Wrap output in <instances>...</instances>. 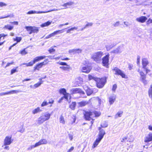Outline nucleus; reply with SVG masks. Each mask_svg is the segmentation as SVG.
<instances>
[{
    "instance_id": "obj_1",
    "label": "nucleus",
    "mask_w": 152,
    "mask_h": 152,
    "mask_svg": "<svg viewBox=\"0 0 152 152\" xmlns=\"http://www.w3.org/2000/svg\"><path fill=\"white\" fill-rule=\"evenodd\" d=\"M103 55V53L101 51L96 52L92 54L91 58L97 63H99Z\"/></svg>"
},
{
    "instance_id": "obj_2",
    "label": "nucleus",
    "mask_w": 152,
    "mask_h": 152,
    "mask_svg": "<svg viewBox=\"0 0 152 152\" xmlns=\"http://www.w3.org/2000/svg\"><path fill=\"white\" fill-rule=\"evenodd\" d=\"M50 114L48 113H45L44 115L40 116L38 119V124H40L45 121L48 120L50 118Z\"/></svg>"
},
{
    "instance_id": "obj_3",
    "label": "nucleus",
    "mask_w": 152,
    "mask_h": 152,
    "mask_svg": "<svg viewBox=\"0 0 152 152\" xmlns=\"http://www.w3.org/2000/svg\"><path fill=\"white\" fill-rule=\"evenodd\" d=\"M96 85L97 87L99 88H102L106 82V78L105 77L101 79L97 78L96 80Z\"/></svg>"
},
{
    "instance_id": "obj_4",
    "label": "nucleus",
    "mask_w": 152,
    "mask_h": 152,
    "mask_svg": "<svg viewBox=\"0 0 152 152\" xmlns=\"http://www.w3.org/2000/svg\"><path fill=\"white\" fill-rule=\"evenodd\" d=\"M109 56V54L108 53L102 59V65L106 67L108 66Z\"/></svg>"
},
{
    "instance_id": "obj_5",
    "label": "nucleus",
    "mask_w": 152,
    "mask_h": 152,
    "mask_svg": "<svg viewBox=\"0 0 152 152\" xmlns=\"http://www.w3.org/2000/svg\"><path fill=\"white\" fill-rule=\"evenodd\" d=\"M84 116L86 120L88 121L93 119V118L94 117L92 112L90 111L86 112L84 114Z\"/></svg>"
},
{
    "instance_id": "obj_6",
    "label": "nucleus",
    "mask_w": 152,
    "mask_h": 152,
    "mask_svg": "<svg viewBox=\"0 0 152 152\" xmlns=\"http://www.w3.org/2000/svg\"><path fill=\"white\" fill-rule=\"evenodd\" d=\"M70 92L72 94L79 93L82 95L85 94L84 92L80 88H72L70 90Z\"/></svg>"
},
{
    "instance_id": "obj_7",
    "label": "nucleus",
    "mask_w": 152,
    "mask_h": 152,
    "mask_svg": "<svg viewBox=\"0 0 152 152\" xmlns=\"http://www.w3.org/2000/svg\"><path fill=\"white\" fill-rule=\"evenodd\" d=\"M115 74L121 75L123 78H125V75L121 70L117 67H115L113 69Z\"/></svg>"
},
{
    "instance_id": "obj_8",
    "label": "nucleus",
    "mask_w": 152,
    "mask_h": 152,
    "mask_svg": "<svg viewBox=\"0 0 152 152\" xmlns=\"http://www.w3.org/2000/svg\"><path fill=\"white\" fill-rule=\"evenodd\" d=\"M12 137L10 136H6L4 141V145L2 146L3 147L4 145H10L12 142L11 139Z\"/></svg>"
},
{
    "instance_id": "obj_9",
    "label": "nucleus",
    "mask_w": 152,
    "mask_h": 152,
    "mask_svg": "<svg viewBox=\"0 0 152 152\" xmlns=\"http://www.w3.org/2000/svg\"><path fill=\"white\" fill-rule=\"evenodd\" d=\"M48 59H46L44 60V61L37 64L34 67V69L39 70V69L41 68L43 65H45L48 63Z\"/></svg>"
},
{
    "instance_id": "obj_10",
    "label": "nucleus",
    "mask_w": 152,
    "mask_h": 152,
    "mask_svg": "<svg viewBox=\"0 0 152 152\" xmlns=\"http://www.w3.org/2000/svg\"><path fill=\"white\" fill-rule=\"evenodd\" d=\"M138 72H139L141 76V79L143 83L145 85L147 83V82L145 80L146 76L144 73L140 71L139 69H138Z\"/></svg>"
},
{
    "instance_id": "obj_11",
    "label": "nucleus",
    "mask_w": 152,
    "mask_h": 152,
    "mask_svg": "<svg viewBox=\"0 0 152 152\" xmlns=\"http://www.w3.org/2000/svg\"><path fill=\"white\" fill-rule=\"evenodd\" d=\"M21 91L18 90H12L6 92H1L0 93V96L5 95L13 93H17L19 92H21Z\"/></svg>"
},
{
    "instance_id": "obj_12",
    "label": "nucleus",
    "mask_w": 152,
    "mask_h": 152,
    "mask_svg": "<svg viewBox=\"0 0 152 152\" xmlns=\"http://www.w3.org/2000/svg\"><path fill=\"white\" fill-rule=\"evenodd\" d=\"M99 132L98 138L102 140L105 134V133L103 129H102L101 127H99Z\"/></svg>"
},
{
    "instance_id": "obj_13",
    "label": "nucleus",
    "mask_w": 152,
    "mask_h": 152,
    "mask_svg": "<svg viewBox=\"0 0 152 152\" xmlns=\"http://www.w3.org/2000/svg\"><path fill=\"white\" fill-rule=\"evenodd\" d=\"M147 19V18L145 16H142L140 17L137 18L136 20L138 22L143 23L146 21Z\"/></svg>"
},
{
    "instance_id": "obj_14",
    "label": "nucleus",
    "mask_w": 152,
    "mask_h": 152,
    "mask_svg": "<svg viewBox=\"0 0 152 152\" xmlns=\"http://www.w3.org/2000/svg\"><path fill=\"white\" fill-rule=\"evenodd\" d=\"M64 29H62L61 30H58L55 31L53 33L50 34H49L50 35V37H51L54 36L55 35H57V34H61V33H63V32H64Z\"/></svg>"
},
{
    "instance_id": "obj_15",
    "label": "nucleus",
    "mask_w": 152,
    "mask_h": 152,
    "mask_svg": "<svg viewBox=\"0 0 152 152\" xmlns=\"http://www.w3.org/2000/svg\"><path fill=\"white\" fill-rule=\"evenodd\" d=\"M144 142H147L152 141V133H150L147 135L144 139Z\"/></svg>"
},
{
    "instance_id": "obj_16",
    "label": "nucleus",
    "mask_w": 152,
    "mask_h": 152,
    "mask_svg": "<svg viewBox=\"0 0 152 152\" xmlns=\"http://www.w3.org/2000/svg\"><path fill=\"white\" fill-rule=\"evenodd\" d=\"M47 141L45 139H42L39 140V141L36 143L37 146H40L43 144H46L47 143Z\"/></svg>"
},
{
    "instance_id": "obj_17",
    "label": "nucleus",
    "mask_w": 152,
    "mask_h": 152,
    "mask_svg": "<svg viewBox=\"0 0 152 152\" xmlns=\"http://www.w3.org/2000/svg\"><path fill=\"white\" fill-rule=\"evenodd\" d=\"M116 96L113 94L110 96L109 98V102L110 104L111 105L113 104L116 99Z\"/></svg>"
},
{
    "instance_id": "obj_18",
    "label": "nucleus",
    "mask_w": 152,
    "mask_h": 152,
    "mask_svg": "<svg viewBox=\"0 0 152 152\" xmlns=\"http://www.w3.org/2000/svg\"><path fill=\"white\" fill-rule=\"evenodd\" d=\"M91 69V68L90 66H84L83 67L82 69V71L83 72L88 73Z\"/></svg>"
},
{
    "instance_id": "obj_19",
    "label": "nucleus",
    "mask_w": 152,
    "mask_h": 152,
    "mask_svg": "<svg viewBox=\"0 0 152 152\" xmlns=\"http://www.w3.org/2000/svg\"><path fill=\"white\" fill-rule=\"evenodd\" d=\"M142 64L143 65V68L145 69L146 66L148 64V62L147 59L146 58H143L142 59Z\"/></svg>"
},
{
    "instance_id": "obj_20",
    "label": "nucleus",
    "mask_w": 152,
    "mask_h": 152,
    "mask_svg": "<svg viewBox=\"0 0 152 152\" xmlns=\"http://www.w3.org/2000/svg\"><path fill=\"white\" fill-rule=\"evenodd\" d=\"M121 47H118L117 48L114 50L111 51V53H114L117 54L120 53L122 52V50Z\"/></svg>"
},
{
    "instance_id": "obj_21",
    "label": "nucleus",
    "mask_w": 152,
    "mask_h": 152,
    "mask_svg": "<svg viewBox=\"0 0 152 152\" xmlns=\"http://www.w3.org/2000/svg\"><path fill=\"white\" fill-rule=\"evenodd\" d=\"M42 13H45V12H44V11H33V10H31L28 11L27 14H40Z\"/></svg>"
},
{
    "instance_id": "obj_22",
    "label": "nucleus",
    "mask_w": 152,
    "mask_h": 152,
    "mask_svg": "<svg viewBox=\"0 0 152 152\" xmlns=\"http://www.w3.org/2000/svg\"><path fill=\"white\" fill-rule=\"evenodd\" d=\"M86 23H87L86 25L83 27L81 28L79 30L80 31H83L86 28L88 27H89L91 26L93 24V23L91 22H87Z\"/></svg>"
},
{
    "instance_id": "obj_23",
    "label": "nucleus",
    "mask_w": 152,
    "mask_h": 152,
    "mask_svg": "<svg viewBox=\"0 0 152 152\" xmlns=\"http://www.w3.org/2000/svg\"><path fill=\"white\" fill-rule=\"evenodd\" d=\"M115 45L114 43L108 44L106 45V47L107 51L110 50L111 49L113 48Z\"/></svg>"
},
{
    "instance_id": "obj_24",
    "label": "nucleus",
    "mask_w": 152,
    "mask_h": 152,
    "mask_svg": "<svg viewBox=\"0 0 152 152\" xmlns=\"http://www.w3.org/2000/svg\"><path fill=\"white\" fill-rule=\"evenodd\" d=\"M102 140L99 139V138L96 139L95 141L94 142L93 144V145L92 146V148H94L96 147V146L98 145L99 142H100Z\"/></svg>"
},
{
    "instance_id": "obj_25",
    "label": "nucleus",
    "mask_w": 152,
    "mask_h": 152,
    "mask_svg": "<svg viewBox=\"0 0 152 152\" xmlns=\"http://www.w3.org/2000/svg\"><path fill=\"white\" fill-rule=\"evenodd\" d=\"M74 4V2L72 1H69L64 4L62 6L64 7L65 8H66L67 6H70Z\"/></svg>"
},
{
    "instance_id": "obj_26",
    "label": "nucleus",
    "mask_w": 152,
    "mask_h": 152,
    "mask_svg": "<svg viewBox=\"0 0 152 152\" xmlns=\"http://www.w3.org/2000/svg\"><path fill=\"white\" fill-rule=\"evenodd\" d=\"M42 111V110L40 109L39 107H37L36 108L33 110L32 111V113L33 114H35Z\"/></svg>"
},
{
    "instance_id": "obj_27",
    "label": "nucleus",
    "mask_w": 152,
    "mask_h": 152,
    "mask_svg": "<svg viewBox=\"0 0 152 152\" xmlns=\"http://www.w3.org/2000/svg\"><path fill=\"white\" fill-rule=\"evenodd\" d=\"M123 113V111H118L115 115V118H117L118 117H121Z\"/></svg>"
},
{
    "instance_id": "obj_28",
    "label": "nucleus",
    "mask_w": 152,
    "mask_h": 152,
    "mask_svg": "<svg viewBox=\"0 0 152 152\" xmlns=\"http://www.w3.org/2000/svg\"><path fill=\"white\" fill-rule=\"evenodd\" d=\"M4 28L10 31L13 28V26H11L9 24H7L5 25Z\"/></svg>"
},
{
    "instance_id": "obj_29",
    "label": "nucleus",
    "mask_w": 152,
    "mask_h": 152,
    "mask_svg": "<svg viewBox=\"0 0 152 152\" xmlns=\"http://www.w3.org/2000/svg\"><path fill=\"white\" fill-rule=\"evenodd\" d=\"M51 22L52 21H48L46 22L42 23L41 25V26L42 27L48 26L51 24Z\"/></svg>"
},
{
    "instance_id": "obj_30",
    "label": "nucleus",
    "mask_w": 152,
    "mask_h": 152,
    "mask_svg": "<svg viewBox=\"0 0 152 152\" xmlns=\"http://www.w3.org/2000/svg\"><path fill=\"white\" fill-rule=\"evenodd\" d=\"M88 103V102L87 101H82L80 102H79L78 104L81 107L84 106L87 104Z\"/></svg>"
},
{
    "instance_id": "obj_31",
    "label": "nucleus",
    "mask_w": 152,
    "mask_h": 152,
    "mask_svg": "<svg viewBox=\"0 0 152 152\" xmlns=\"http://www.w3.org/2000/svg\"><path fill=\"white\" fill-rule=\"evenodd\" d=\"M18 68V67L16 66L15 67L13 68L12 69H11L10 72L11 75H12L14 73L17 72H18V70H17Z\"/></svg>"
},
{
    "instance_id": "obj_32",
    "label": "nucleus",
    "mask_w": 152,
    "mask_h": 152,
    "mask_svg": "<svg viewBox=\"0 0 152 152\" xmlns=\"http://www.w3.org/2000/svg\"><path fill=\"white\" fill-rule=\"evenodd\" d=\"M86 93L88 96H90L92 94L93 91L91 89L88 88L86 91Z\"/></svg>"
},
{
    "instance_id": "obj_33",
    "label": "nucleus",
    "mask_w": 152,
    "mask_h": 152,
    "mask_svg": "<svg viewBox=\"0 0 152 152\" xmlns=\"http://www.w3.org/2000/svg\"><path fill=\"white\" fill-rule=\"evenodd\" d=\"M76 105V103L75 102H73L69 105V107L72 110H74Z\"/></svg>"
},
{
    "instance_id": "obj_34",
    "label": "nucleus",
    "mask_w": 152,
    "mask_h": 152,
    "mask_svg": "<svg viewBox=\"0 0 152 152\" xmlns=\"http://www.w3.org/2000/svg\"><path fill=\"white\" fill-rule=\"evenodd\" d=\"M34 64V61H31L30 62L28 63H23L22 64L23 65H26V66H32Z\"/></svg>"
},
{
    "instance_id": "obj_35",
    "label": "nucleus",
    "mask_w": 152,
    "mask_h": 152,
    "mask_svg": "<svg viewBox=\"0 0 152 152\" xmlns=\"http://www.w3.org/2000/svg\"><path fill=\"white\" fill-rule=\"evenodd\" d=\"M93 114L94 117H98L101 114L100 112L97 111H94L92 112Z\"/></svg>"
},
{
    "instance_id": "obj_36",
    "label": "nucleus",
    "mask_w": 152,
    "mask_h": 152,
    "mask_svg": "<svg viewBox=\"0 0 152 152\" xmlns=\"http://www.w3.org/2000/svg\"><path fill=\"white\" fill-rule=\"evenodd\" d=\"M22 39V38L20 37H16L15 38H13V40L14 41H16L17 44L18 42H20Z\"/></svg>"
},
{
    "instance_id": "obj_37",
    "label": "nucleus",
    "mask_w": 152,
    "mask_h": 152,
    "mask_svg": "<svg viewBox=\"0 0 152 152\" xmlns=\"http://www.w3.org/2000/svg\"><path fill=\"white\" fill-rule=\"evenodd\" d=\"M64 95V96H63V97H64V98L66 99V100H68L69 97H71L70 95L69 94L67 93Z\"/></svg>"
},
{
    "instance_id": "obj_38",
    "label": "nucleus",
    "mask_w": 152,
    "mask_h": 152,
    "mask_svg": "<svg viewBox=\"0 0 152 152\" xmlns=\"http://www.w3.org/2000/svg\"><path fill=\"white\" fill-rule=\"evenodd\" d=\"M101 126L103 128L106 127L108 126L107 122L106 121H104L102 123Z\"/></svg>"
},
{
    "instance_id": "obj_39",
    "label": "nucleus",
    "mask_w": 152,
    "mask_h": 152,
    "mask_svg": "<svg viewBox=\"0 0 152 152\" xmlns=\"http://www.w3.org/2000/svg\"><path fill=\"white\" fill-rule=\"evenodd\" d=\"M48 104V103L46 100H44V101L42 102L41 105V107H44Z\"/></svg>"
},
{
    "instance_id": "obj_40",
    "label": "nucleus",
    "mask_w": 152,
    "mask_h": 152,
    "mask_svg": "<svg viewBox=\"0 0 152 152\" xmlns=\"http://www.w3.org/2000/svg\"><path fill=\"white\" fill-rule=\"evenodd\" d=\"M148 94L150 98H152V85L151 86V87L149 90Z\"/></svg>"
},
{
    "instance_id": "obj_41",
    "label": "nucleus",
    "mask_w": 152,
    "mask_h": 152,
    "mask_svg": "<svg viewBox=\"0 0 152 152\" xmlns=\"http://www.w3.org/2000/svg\"><path fill=\"white\" fill-rule=\"evenodd\" d=\"M38 28L35 27H32V31L33 33H37L38 31Z\"/></svg>"
},
{
    "instance_id": "obj_42",
    "label": "nucleus",
    "mask_w": 152,
    "mask_h": 152,
    "mask_svg": "<svg viewBox=\"0 0 152 152\" xmlns=\"http://www.w3.org/2000/svg\"><path fill=\"white\" fill-rule=\"evenodd\" d=\"M60 93L62 94L63 95H64L66 93V90L64 88H63L60 89Z\"/></svg>"
},
{
    "instance_id": "obj_43",
    "label": "nucleus",
    "mask_w": 152,
    "mask_h": 152,
    "mask_svg": "<svg viewBox=\"0 0 152 152\" xmlns=\"http://www.w3.org/2000/svg\"><path fill=\"white\" fill-rule=\"evenodd\" d=\"M37 147L36 143L34 145H32L30 146L28 148V150H31L32 148Z\"/></svg>"
},
{
    "instance_id": "obj_44",
    "label": "nucleus",
    "mask_w": 152,
    "mask_h": 152,
    "mask_svg": "<svg viewBox=\"0 0 152 152\" xmlns=\"http://www.w3.org/2000/svg\"><path fill=\"white\" fill-rule=\"evenodd\" d=\"M60 122L61 123L63 124H65V122L64 119L63 117L61 115L60 118Z\"/></svg>"
},
{
    "instance_id": "obj_45",
    "label": "nucleus",
    "mask_w": 152,
    "mask_h": 152,
    "mask_svg": "<svg viewBox=\"0 0 152 152\" xmlns=\"http://www.w3.org/2000/svg\"><path fill=\"white\" fill-rule=\"evenodd\" d=\"M69 53H72L73 54H76V49H72L71 50H70L69 51Z\"/></svg>"
},
{
    "instance_id": "obj_46",
    "label": "nucleus",
    "mask_w": 152,
    "mask_h": 152,
    "mask_svg": "<svg viewBox=\"0 0 152 152\" xmlns=\"http://www.w3.org/2000/svg\"><path fill=\"white\" fill-rule=\"evenodd\" d=\"M88 78L89 80H96L97 78L94 77L92 75H88Z\"/></svg>"
},
{
    "instance_id": "obj_47",
    "label": "nucleus",
    "mask_w": 152,
    "mask_h": 152,
    "mask_svg": "<svg viewBox=\"0 0 152 152\" xmlns=\"http://www.w3.org/2000/svg\"><path fill=\"white\" fill-rule=\"evenodd\" d=\"M14 16V15L13 14H11L10 15H8L7 16H5L4 17H0V19H3L6 18H7L8 17H12Z\"/></svg>"
},
{
    "instance_id": "obj_48",
    "label": "nucleus",
    "mask_w": 152,
    "mask_h": 152,
    "mask_svg": "<svg viewBox=\"0 0 152 152\" xmlns=\"http://www.w3.org/2000/svg\"><path fill=\"white\" fill-rule=\"evenodd\" d=\"M42 84V82H38L37 83L35 84L34 86L35 88H37L39 86L41 85Z\"/></svg>"
},
{
    "instance_id": "obj_49",
    "label": "nucleus",
    "mask_w": 152,
    "mask_h": 152,
    "mask_svg": "<svg viewBox=\"0 0 152 152\" xmlns=\"http://www.w3.org/2000/svg\"><path fill=\"white\" fill-rule=\"evenodd\" d=\"M60 68L64 70H67L69 69V68L67 66H60Z\"/></svg>"
},
{
    "instance_id": "obj_50",
    "label": "nucleus",
    "mask_w": 152,
    "mask_h": 152,
    "mask_svg": "<svg viewBox=\"0 0 152 152\" xmlns=\"http://www.w3.org/2000/svg\"><path fill=\"white\" fill-rule=\"evenodd\" d=\"M20 53L22 55H25L27 53L25 50V49H24L20 51Z\"/></svg>"
},
{
    "instance_id": "obj_51",
    "label": "nucleus",
    "mask_w": 152,
    "mask_h": 152,
    "mask_svg": "<svg viewBox=\"0 0 152 152\" xmlns=\"http://www.w3.org/2000/svg\"><path fill=\"white\" fill-rule=\"evenodd\" d=\"M7 4L3 2H0V7H4L6 6Z\"/></svg>"
},
{
    "instance_id": "obj_52",
    "label": "nucleus",
    "mask_w": 152,
    "mask_h": 152,
    "mask_svg": "<svg viewBox=\"0 0 152 152\" xmlns=\"http://www.w3.org/2000/svg\"><path fill=\"white\" fill-rule=\"evenodd\" d=\"M72 123L73 124V123L75 122V121L76 120V116L75 115H73L72 116Z\"/></svg>"
},
{
    "instance_id": "obj_53",
    "label": "nucleus",
    "mask_w": 152,
    "mask_h": 152,
    "mask_svg": "<svg viewBox=\"0 0 152 152\" xmlns=\"http://www.w3.org/2000/svg\"><path fill=\"white\" fill-rule=\"evenodd\" d=\"M32 26H26V28L28 31H32Z\"/></svg>"
},
{
    "instance_id": "obj_54",
    "label": "nucleus",
    "mask_w": 152,
    "mask_h": 152,
    "mask_svg": "<svg viewBox=\"0 0 152 152\" xmlns=\"http://www.w3.org/2000/svg\"><path fill=\"white\" fill-rule=\"evenodd\" d=\"M58 64L60 65H66L67 66V64L65 62H59L58 63Z\"/></svg>"
},
{
    "instance_id": "obj_55",
    "label": "nucleus",
    "mask_w": 152,
    "mask_h": 152,
    "mask_svg": "<svg viewBox=\"0 0 152 152\" xmlns=\"http://www.w3.org/2000/svg\"><path fill=\"white\" fill-rule=\"evenodd\" d=\"M14 62L13 61H12L10 63H7V64L6 65V66H5V68H6L8 66H9L13 64H14Z\"/></svg>"
},
{
    "instance_id": "obj_56",
    "label": "nucleus",
    "mask_w": 152,
    "mask_h": 152,
    "mask_svg": "<svg viewBox=\"0 0 152 152\" xmlns=\"http://www.w3.org/2000/svg\"><path fill=\"white\" fill-rule=\"evenodd\" d=\"M54 101L53 99H51L49 100V102H48V104H52L54 103Z\"/></svg>"
},
{
    "instance_id": "obj_57",
    "label": "nucleus",
    "mask_w": 152,
    "mask_h": 152,
    "mask_svg": "<svg viewBox=\"0 0 152 152\" xmlns=\"http://www.w3.org/2000/svg\"><path fill=\"white\" fill-rule=\"evenodd\" d=\"M37 57L38 58L39 61L45 58L46 57V56H38Z\"/></svg>"
},
{
    "instance_id": "obj_58",
    "label": "nucleus",
    "mask_w": 152,
    "mask_h": 152,
    "mask_svg": "<svg viewBox=\"0 0 152 152\" xmlns=\"http://www.w3.org/2000/svg\"><path fill=\"white\" fill-rule=\"evenodd\" d=\"M58 10L57 9H52V10H48V11H44V12H45V13H47V12H52V11H57Z\"/></svg>"
},
{
    "instance_id": "obj_59",
    "label": "nucleus",
    "mask_w": 152,
    "mask_h": 152,
    "mask_svg": "<svg viewBox=\"0 0 152 152\" xmlns=\"http://www.w3.org/2000/svg\"><path fill=\"white\" fill-rule=\"evenodd\" d=\"M120 24V23L119 21L116 22L115 23L113 24V25L115 27L118 26Z\"/></svg>"
},
{
    "instance_id": "obj_60",
    "label": "nucleus",
    "mask_w": 152,
    "mask_h": 152,
    "mask_svg": "<svg viewBox=\"0 0 152 152\" xmlns=\"http://www.w3.org/2000/svg\"><path fill=\"white\" fill-rule=\"evenodd\" d=\"M117 88V85L115 84L113 85L112 88V90L115 91Z\"/></svg>"
},
{
    "instance_id": "obj_61",
    "label": "nucleus",
    "mask_w": 152,
    "mask_h": 152,
    "mask_svg": "<svg viewBox=\"0 0 152 152\" xmlns=\"http://www.w3.org/2000/svg\"><path fill=\"white\" fill-rule=\"evenodd\" d=\"M71 28V29L72 31H73L74 30H77L78 31H80V30H79L80 29L78 30V27L77 26L73 27Z\"/></svg>"
},
{
    "instance_id": "obj_62",
    "label": "nucleus",
    "mask_w": 152,
    "mask_h": 152,
    "mask_svg": "<svg viewBox=\"0 0 152 152\" xmlns=\"http://www.w3.org/2000/svg\"><path fill=\"white\" fill-rule=\"evenodd\" d=\"M38 58L37 57H35L33 61L35 64L36 62L39 61Z\"/></svg>"
},
{
    "instance_id": "obj_63",
    "label": "nucleus",
    "mask_w": 152,
    "mask_h": 152,
    "mask_svg": "<svg viewBox=\"0 0 152 152\" xmlns=\"http://www.w3.org/2000/svg\"><path fill=\"white\" fill-rule=\"evenodd\" d=\"M76 53H81L82 50L80 49H76Z\"/></svg>"
},
{
    "instance_id": "obj_64",
    "label": "nucleus",
    "mask_w": 152,
    "mask_h": 152,
    "mask_svg": "<svg viewBox=\"0 0 152 152\" xmlns=\"http://www.w3.org/2000/svg\"><path fill=\"white\" fill-rule=\"evenodd\" d=\"M150 23H152V19L149 18L147 22V24H148Z\"/></svg>"
}]
</instances>
